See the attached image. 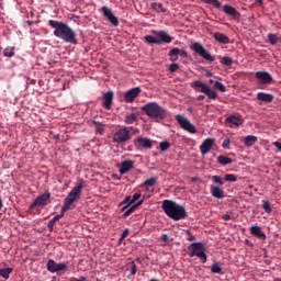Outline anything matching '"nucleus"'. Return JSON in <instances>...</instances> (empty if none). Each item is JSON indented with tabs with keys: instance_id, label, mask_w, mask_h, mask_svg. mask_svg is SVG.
Segmentation results:
<instances>
[{
	"instance_id": "nucleus-1",
	"label": "nucleus",
	"mask_w": 281,
	"mask_h": 281,
	"mask_svg": "<svg viewBox=\"0 0 281 281\" xmlns=\"http://www.w3.org/2000/svg\"><path fill=\"white\" fill-rule=\"evenodd\" d=\"M48 25L53 27L54 36L60 38L64 43H70L71 45H78V38L76 37V32L72 31L69 25L64 22L49 20Z\"/></svg>"
},
{
	"instance_id": "nucleus-2",
	"label": "nucleus",
	"mask_w": 281,
	"mask_h": 281,
	"mask_svg": "<svg viewBox=\"0 0 281 281\" xmlns=\"http://www.w3.org/2000/svg\"><path fill=\"white\" fill-rule=\"evenodd\" d=\"M161 207L165 214L169 218H172V221H183V218H188L186 207L181 204H177V202L172 200L162 201Z\"/></svg>"
},
{
	"instance_id": "nucleus-3",
	"label": "nucleus",
	"mask_w": 281,
	"mask_h": 281,
	"mask_svg": "<svg viewBox=\"0 0 281 281\" xmlns=\"http://www.w3.org/2000/svg\"><path fill=\"white\" fill-rule=\"evenodd\" d=\"M140 111L153 120L154 122H162L166 120L170 113L164 106L159 105L157 102H149L140 108Z\"/></svg>"
},
{
	"instance_id": "nucleus-4",
	"label": "nucleus",
	"mask_w": 281,
	"mask_h": 281,
	"mask_svg": "<svg viewBox=\"0 0 281 281\" xmlns=\"http://www.w3.org/2000/svg\"><path fill=\"white\" fill-rule=\"evenodd\" d=\"M85 188V180H81L78 182L71 191L68 193L66 199L64 200V205H63V212H67L78 199L82 195V190Z\"/></svg>"
},
{
	"instance_id": "nucleus-5",
	"label": "nucleus",
	"mask_w": 281,
	"mask_h": 281,
	"mask_svg": "<svg viewBox=\"0 0 281 281\" xmlns=\"http://www.w3.org/2000/svg\"><path fill=\"white\" fill-rule=\"evenodd\" d=\"M188 251L189 258H194V256H196L202 265L207 262V254H205V246L203 243H192L188 246Z\"/></svg>"
},
{
	"instance_id": "nucleus-6",
	"label": "nucleus",
	"mask_w": 281,
	"mask_h": 281,
	"mask_svg": "<svg viewBox=\"0 0 281 281\" xmlns=\"http://www.w3.org/2000/svg\"><path fill=\"white\" fill-rule=\"evenodd\" d=\"M135 127L133 126H124L117 130L113 135V143L114 144H126L133 137L131 131H134Z\"/></svg>"
},
{
	"instance_id": "nucleus-7",
	"label": "nucleus",
	"mask_w": 281,
	"mask_h": 281,
	"mask_svg": "<svg viewBox=\"0 0 281 281\" xmlns=\"http://www.w3.org/2000/svg\"><path fill=\"white\" fill-rule=\"evenodd\" d=\"M192 89H194L195 91H201V93H205V95L209 98V100H216V98H218V93H216V91L210 89V86H207L206 83H204L201 80H196L191 85Z\"/></svg>"
},
{
	"instance_id": "nucleus-8",
	"label": "nucleus",
	"mask_w": 281,
	"mask_h": 281,
	"mask_svg": "<svg viewBox=\"0 0 281 281\" xmlns=\"http://www.w3.org/2000/svg\"><path fill=\"white\" fill-rule=\"evenodd\" d=\"M190 48L192 49V52H195L198 56L204 58V60H209V63H214V60H216V58L199 42L193 43Z\"/></svg>"
},
{
	"instance_id": "nucleus-9",
	"label": "nucleus",
	"mask_w": 281,
	"mask_h": 281,
	"mask_svg": "<svg viewBox=\"0 0 281 281\" xmlns=\"http://www.w3.org/2000/svg\"><path fill=\"white\" fill-rule=\"evenodd\" d=\"M69 262L57 263L54 259H49L46 265L47 271L49 273H58V271H67Z\"/></svg>"
},
{
	"instance_id": "nucleus-10",
	"label": "nucleus",
	"mask_w": 281,
	"mask_h": 281,
	"mask_svg": "<svg viewBox=\"0 0 281 281\" xmlns=\"http://www.w3.org/2000/svg\"><path fill=\"white\" fill-rule=\"evenodd\" d=\"M176 120L178 124H180L181 128L188 131V133H196L194 124H192L183 114L176 115Z\"/></svg>"
},
{
	"instance_id": "nucleus-11",
	"label": "nucleus",
	"mask_w": 281,
	"mask_h": 281,
	"mask_svg": "<svg viewBox=\"0 0 281 281\" xmlns=\"http://www.w3.org/2000/svg\"><path fill=\"white\" fill-rule=\"evenodd\" d=\"M49 199H52V193H49V191H46L34 200L31 207H45V205L49 203Z\"/></svg>"
},
{
	"instance_id": "nucleus-12",
	"label": "nucleus",
	"mask_w": 281,
	"mask_h": 281,
	"mask_svg": "<svg viewBox=\"0 0 281 281\" xmlns=\"http://www.w3.org/2000/svg\"><path fill=\"white\" fill-rule=\"evenodd\" d=\"M101 12L103 13V16H106L108 21L114 27H117V25H120V20H117V16H115V14H113V10H111V8L104 5L101 8Z\"/></svg>"
},
{
	"instance_id": "nucleus-13",
	"label": "nucleus",
	"mask_w": 281,
	"mask_h": 281,
	"mask_svg": "<svg viewBox=\"0 0 281 281\" xmlns=\"http://www.w3.org/2000/svg\"><path fill=\"white\" fill-rule=\"evenodd\" d=\"M101 12L103 13V16H106L108 21L114 27H117V25H120V20H117V16H115V14H113V10H111V8L104 5L101 8Z\"/></svg>"
},
{
	"instance_id": "nucleus-14",
	"label": "nucleus",
	"mask_w": 281,
	"mask_h": 281,
	"mask_svg": "<svg viewBox=\"0 0 281 281\" xmlns=\"http://www.w3.org/2000/svg\"><path fill=\"white\" fill-rule=\"evenodd\" d=\"M101 12L103 13V16H106L108 21L114 27H117V25H120V20H117V16H115V14H113V10H111V8L104 5L101 8Z\"/></svg>"
},
{
	"instance_id": "nucleus-15",
	"label": "nucleus",
	"mask_w": 281,
	"mask_h": 281,
	"mask_svg": "<svg viewBox=\"0 0 281 281\" xmlns=\"http://www.w3.org/2000/svg\"><path fill=\"white\" fill-rule=\"evenodd\" d=\"M101 12L103 13V16H106L108 21L114 27H117V25H120V20H117V16H115V14H113V10H111V8L104 5L101 8Z\"/></svg>"
},
{
	"instance_id": "nucleus-16",
	"label": "nucleus",
	"mask_w": 281,
	"mask_h": 281,
	"mask_svg": "<svg viewBox=\"0 0 281 281\" xmlns=\"http://www.w3.org/2000/svg\"><path fill=\"white\" fill-rule=\"evenodd\" d=\"M101 12L103 13V16H106L108 21L114 27H117V25H120V20H117V16H115V14H113V10H111V8L104 5L101 8Z\"/></svg>"
},
{
	"instance_id": "nucleus-17",
	"label": "nucleus",
	"mask_w": 281,
	"mask_h": 281,
	"mask_svg": "<svg viewBox=\"0 0 281 281\" xmlns=\"http://www.w3.org/2000/svg\"><path fill=\"white\" fill-rule=\"evenodd\" d=\"M139 93H142V88L135 87L130 89L127 92L124 94V100L127 104H133L135 102V99L139 97Z\"/></svg>"
},
{
	"instance_id": "nucleus-18",
	"label": "nucleus",
	"mask_w": 281,
	"mask_h": 281,
	"mask_svg": "<svg viewBox=\"0 0 281 281\" xmlns=\"http://www.w3.org/2000/svg\"><path fill=\"white\" fill-rule=\"evenodd\" d=\"M255 77L258 80H261L262 85H271V82H273V77L271 76V74H269L267 71H257L255 74ZM262 85L259 83V89H263Z\"/></svg>"
},
{
	"instance_id": "nucleus-19",
	"label": "nucleus",
	"mask_w": 281,
	"mask_h": 281,
	"mask_svg": "<svg viewBox=\"0 0 281 281\" xmlns=\"http://www.w3.org/2000/svg\"><path fill=\"white\" fill-rule=\"evenodd\" d=\"M153 34L158 37L159 45H161V43H172V36L166 31H153Z\"/></svg>"
},
{
	"instance_id": "nucleus-20",
	"label": "nucleus",
	"mask_w": 281,
	"mask_h": 281,
	"mask_svg": "<svg viewBox=\"0 0 281 281\" xmlns=\"http://www.w3.org/2000/svg\"><path fill=\"white\" fill-rule=\"evenodd\" d=\"M212 146H214V138H206L200 146L201 155H207L212 150Z\"/></svg>"
},
{
	"instance_id": "nucleus-21",
	"label": "nucleus",
	"mask_w": 281,
	"mask_h": 281,
	"mask_svg": "<svg viewBox=\"0 0 281 281\" xmlns=\"http://www.w3.org/2000/svg\"><path fill=\"white\" fill-rule=\"evenodd\" d=\"M250 234L259 240H267V234H265V232H262V228L258 225L250 227Z\"/></svg>"
},
{
	"instance_id": "nucleus-22",
	"label": "nucleus",
	"mask_w": 281,
	"mask_h": 281,
	"mask_svg": "<svg viewBox=\"0 0 281 281\" xmlns=\"http://www.w3.org/2000/svg\"><path fill=\"white\" fill-rule=\"evenodd\" d=\"M113 105V91H108L103 94V108L106 111H111V106Z\"/></svg>"
},
{
	"instance_id": "nucleus-23",
	"label": "nucleus",
	"mask_w": 281,
	"mask_h": 281,
	"mask_svg": "<svg viewBox=\"0 0 281 281\" xmlns=\"http://www.w3.org/2000/svg\"><path fill=\"white\" fill-rule=\"evenodd\" d=\"M225 122H226V124H231V127L232 126H241L243 116L232 114L226 117Z\"/></svg>"
},
{
	"instance_id": "nucleus-24",
	"label": "nucleus",
	"mask_w": 281,
	"mask_h": 281,
	"mask_svg": "<svg viewBox=\"0 0 281 281\" xmlns=\"http://www.w3.org/2000/svg\"><path fill=\"white\" fill-rule=\"evenodd\" d=\"M257 100H259V102H265L266 104H271V102L276 100V97L271 93L259 92L257 93Z\"/></svg>"
},
{
	"instance_id": "nucleus-25",
	"label": "nucleus",
	"mask_w": 281,
	"mask_h": 281,
	"mask_svg": "<svg viewBox=\"0 0 281 281\" xmlns=\"http://www.w3.org/2000/svg\"><path fill=\"white\" fill-rule=\"evenodd\" d=\"M135 168V161L133 160H124L121 164L120 173L126 175V172H130V170H133Z\"/></svg>"
},
{
	"instance_id": "nucleus-26",
	"label": "nucleus",
	"mask_w": 281,
	"mask_h": 281,
	"mask_svg": "<svg viewBox=\"0 0 281 281\" xmlns=\"http://www.w3.org/2000/svg\"><path fill=\"white\" fill-rule=\"evenodd\" d=\"M223 12L228 16H233V19H238L240 16V13L238 12V10H236V8L229 4H225L223 7Z\"/></svg>"
},
{
	"instance_id": "nucleus-27",
	"label": "nucleus",
	"mask_w": 281,
	"mask_h": 281,
	"mask_svg": "<svg viewBox=\"0 0 281 281\" xmlns=\"http://www.w3.org/2000/svg\"><path fill=\"white\" fill-rule=\"evenodd\" d=\"M135 144L140 148H153V140L150 138L138 137L135 139Z\"/></svg>"
},
{
	"instance_id": "nucleus-28",
	"label": "nucleus",
	"mask_w": 281,
	"mask_h": 281,
	"mask_svg": "<svg viewBox=\"0 0 281 281\" xmlns=\"http://www.w3.org/2000/svg\"><path fill=\"white\" fill-rule=\"evenodd\" d=\"M139 112L126 113L124 122L125 124H135L139 122Z\"/></svg>"
},
{
	"instance_id": "nucleus-29",
	"label": "nucleus",
	"mask_w": 281,
	"mask_h": 281,
	"mask_svg": "<svg viewBox=\"0 0 281 281\" xmlns=\"http://www.w3.org/2000/svg\"><path fill=\"white\" fill-rule=\"evenodd\" d=\"M211 194L214 199H225V191L221 187L211 186Z\"/></svg>"
},
{
	"instance_id": "nucleus-30",
	"label": "nucleus",
	"mask_w": 281,
	"mask_h": 281,
	"mask_svg": "<svg viewBox=\"0 0 281 281\" xmlns=\"http://www.w3.org/2000/svg\"><path fill=\"white\" fill-rule=\"evenodd\" d=\"M213 36L215 41H217V43H222V45H228L229 43V37H227V35H225L224 33L216 32Z\"/></svg>"
},
{
	"instance_id": "nucleus-31",
	"label": "nucleus",
	"mask_w": 281,
	"mask_h": 281,
	"mask_svg": "<svg viewBox=\"0 0 281 281\" xmlns=\"http://www.w3.org/2000/svg\"><path fill=\"white\" fill-rule=\"evenodd\" d=\"M168 56L171 63H177V60H179V48L175 47L169 50Z\"/></svg>"
},
{
	"instance_id": "nucleus-32",
	"label": "nucleus",
	"mask_w": 281,
	"mask_h": 281,
	"mask_svg": "<svg viewBox=\"0 0 281 281\" xmlns=\"http://www.w3.org/2000/svg\"><path fill=\"white\" fill-rule=\"evenodd\" d=\"M92 126H94V131L95 133H98L99 135H102L104 133V124H102V122L99 121H92L91 122Z\"/></svg>"
},
{
	"instance_id": "nucleus-33",
	"label": "nucleus",
	"mask_w": 281,
	"mask_h": 281,
	"mask_svg": "<svg viewBox=\"0 0 281 281\" xmlns=\"http://www.w3.org/2000/svg\"><path fill=\"white\" fill-rule=\"evenodd\" d=\"M233 161L234 160L227 156L221 155L217 157V164H220V166H229V164H233Z\"/></svg>"
},
{
	"instance_id": "nucleus-34",
	"label": "nucleus",
	"mask_w": 281,
	"mask_h": 281,
	"mask_svg": "<svg viewBox=\"0 0 281 281\" xmlns=\"http://www.w3.org/2000/svg\"><path fill=\"white\" fill-rule=\"evenodd\" d=\"M133 203H135L133 201V198L131 195L125 196V199L120 203V205H124L121 209V212H124V210H126V207H128V205H133Z\"/></svg>"
},
{
	"instance_id": "nucleus-35",
	"label": "nucleus",
	"mask_w": 281,
	"mask_h": 281,
	"mask_svg": "<svg viewBox=\"0 0 281 281\" xmlns=\"http://www.w3.org/2000/svg\"><path fill=\"white\" fill-rule=\"evenodd\" d=\"M256 142H258V137H256L254 135H248L245 137L244 144H245V146H254V144H256Z\"/></svg>"
},
{
	"instance_id": "nucleus-36",
	"label": "nucleus",
	"mask_w": 281,
	"mask_h": 281,
	"mask_svg": "<svg viewBox=\"0 0 281 281\" xmlns=\"http://www.w3.org/2000/svg\"><path fill=\"white\" fill-rule=\"evenodd\" d=\"M262 210H265L266 214H271L273 212V207L271 206V202L269 200H262Z\"/></svg>"
},
{
	"instance_id": "nucleus-37",
	"label": "nucleus",
	"mask_w": 281,
	"mask_h": 281,
	"mask_svg": "<svg viewBox=\"0 0 281 281\" xmlns=\"http://www.w3.org/2000/svg\"><path fill=\"white\" fill-rule=\"evenodd\" d=\"M151 10H155V12H166V8H164V4L161 2H153Z\"/></svg>"
},
{
	"instance_id": "nucleus-38",
	"label": "nucleus",
	"mask_w": 281,
	"mask_h": 281,
	"mask_svg": "<svg viewBox=\"0 0 281 281\" xmlns=\"http://www.w3.org/2000/svg\"><path fill=\"white\" fill-rule=\"evenodd\" d=\"M145 41L146 43H148L149 45H159V40L156 36H153V35H146L145 36Z\"/></svg>"
},
{
	"instance_id": "nucleus-39",
	"label": "nucleus",
	"mask_w": 281,
	"mask_h": 281,
	"mask_svg": "<svg viewBox=\"0 0 281 281\" xmlns=\"http://www.w3.org/2000/svg\"><path fill=\"white\" fill-rule=\"evenodd\" d=\"M10 273H12V268H2V269H0V276L4 280L10 279Z\"/></svg>"
},
{
	"instance_id": "nucleus-40",
	"label": "nucleus",
	"mask_w": 281,
	"mask_h": 281,
	"mask_svg": "<svg viewBox=\"0 0 281 281\" xmlns=\"http://www.w3.org/2000/svg\"><path fill=\"white\" fill-rule=\"evenodd\" d=\"M221 64L225 67H232V65H234V59L229 56H224L221 58Z\"/></svg>"
},
{
	"instance_id": "nucleus-41",
	"label": "nucleus",
	"mask_w": 281,
	"mask_h": 281,
	"mask_svg": "<svg viewBox=\"0 0 281 281\" xmlns=\"http://www.w3.org/2000/svg\"><path fill=\"white\" fill-rule=\"evenodd\" d=\"M268 41L272 45H278V42L280 41V37L278 36V34L269 33L268 34Z\"/></svg>"
},
{
	"instance_id": "nucleus-42",
	"label": "nucleus",
	"mask_w": 281,
	"mask_h": 281,
	"mask_svg": "<svg viewBox=\"0 0 281 281\" xmlns=\"http://www.w3.org/2000/svg\"><path fill=\"white\" fill-rule=\"evenodd\" d=\"M211 273H223V268H221V263L214 262L211 267Z\"/></svg>"
},
{
	"instance_id": "nucleus-43",
	"label": "nucleus",
	"mask_w": 281,
	"mask_h": 281,
	"mask_svg": "<svg viewBox=\"0 0 281 281\" xmlns=\"http://www.w3.org/2000/svg\"><path fill=\"white\" fill-rule=\"evenodd\" d=\"M203 3H206L207 5H213V8H221V1L218 0H202Z\"/></svg>"
},
{
	"instance_id": "nucleus-44",
	"label": "nucleus",
	"mask_w": 281,
	"mask_h": 281,
	"mask_svg": "<svg viewBox=\"0 0 281 281\" xmlns=\"http://www.w3.org/2000/svg\"><path fill=\"white\" fill-rule=\"evenodd\" d=\"M225 181H228L229 183H236L238 181V177L234 173L225 175Z\"/></svg>"
},
{
	"instance_id": "nucleus-45",
	"label": "nucleus",
	"mask_w": 281,
	"mask_h": 281,
	"mask_svg": "<svg viewBox=\"0 0 281 281\" xmlns=\"http://www.w3.org/2000/svg\"><path fill=\"white\" fill-rule=\"evenodd\" d=\"M3 56H5L7 58H12V56H14V47L4 48Z\"/></svg>"
},
{
	"instance_id": "nucleus-46",
	"label": "nucleus",
	"mask_w": 281,
	"mask_h": 281,
	"mask_svg": "<svg viewBox=\"0 0 281 281\" xmlns=\"http://www.w3.org/2000/svg\"><path fill=\"white\" fill-rule=\"evenodd\" d=\"M212 181L217 186H221V187L225 186V182L223 181V178H221V176H213Z\"/></svg>"
},
{
	"instance_id": "nucleus-47",
	"label": "nucleus",
	"mask_w": 281,
	"mask_h": 281,
	"mask_svg": "<svg viewBox=\"0 0 281 281\" xmlns=\"http://www.w3.org/2000/svg\"><path fill=\"white\" fill-rule=\"evenodd\" d=\"M214 88L218 89V91H221L222 93H225V91H227V88L220 81H215Z\"/></svg>"
},
{
	"instance_id": "nucleus-48",
	"label": "nucleus",
	"mask_w": 281,
	"mask_h": 281,
	"mask_svg": "<svg viewBox=\"0 0 281 281\" xmlns=\"http://www.w3.org/2000/svg\"><path fill=\"white\" fill-rule=\"evenodd\" d=\"M159 148L162 153H166V150H168V148H170V143H168L167 140L161 142L159 144Z\"/></svg>"
},
{
	"instance_id": "nucleus-49",
	"label": "nucleus",
	"mask_w": 281,
	"mask_h": 281,
	"mask_svg": "<svg viewBox=\"0 0 281 281\" xmlns=\"http://www.w3.org/2000/svg\"><path fill=\"white\" fill-rule=\"evenodd\" d=\"M135 210H137V206H135V204H134L128 210H126L124 212V214H123L124 218L131 216V214H133V212H135Z\"/></svg>"
},
{
	"instance_id": "nucleus-50",
	"label": "nucleus",
	"mask_w": 281,
	"mask_h": 281,
	"mask_svg": "<svg viewBox=\"0 0 281 281\" xmlns=\"http://www.w3.org/2000/svg\"><path fill=\"white\" fill-rule=\"evenodd\" d=\"M155 183H157V178H149L144 181L143 186L153 187Z\"/></svg>"
},
{
	"instance_id": "nucleus-51",
	"label": "nucleus",
	"mask_w": 281,
	"mask_h": 281,
	"mask_svg": "<svg viewBox=\"0 0 281 281\" xmlns=\"http://www.w3.org/2000/svg\"><path fill=\"white\" fill-rule=\"evenodd\" d=\"M169 71H170L171 74H175V71H179V64H177V63L170 64V65H169Z\"/></svg>"
},
{
	"instance_id": "nucleus-52",
	"label": "nucleus",
	"mask_w": 281,
	"mask_h": 281,
	"mask_svg": "<svg viewBox=\"0 0 281 281\" xmlns=\"http://www.w3.org/2000/svg\"><path fill=\"white\" fill-rule=\"evenodd\" d=\"M63 216H65V212H63V207H61V213L56 215V216H54L50 221L53 223H56L57 221H60V218H63Z\"/></svg>"
},
{
	"instance_id": "nucleus-53",
	"label": "nucleus",
	"mask_w": 281,
	"mask_h": 281,
	"mask_svg": "<svg viewBox=\"0 0 281 281\" xmlns=\"http://www.w3.org/2000/svg\"><path fill=\"white\" fill-rule=\"evenodd\" d=\"M131 266V276H135V273H137V265H135V261H132Z\"/></svg>"
},
{
	"instance_id": "nucleus-54",
	"label": "nucleus",
	"mask_w": 281,
	"mask_h": 281,
	"mask_svg": "<svg viewBox=\"0 0 281 281\" xmlns=\"http://www.w3.org/2000/svg\"><path fill=\"white\" fill-rule=\"evenodd\" d=\"M188 234V240H190L191 243L196 240V236H194L190 231H187Z\"/></svg>"
},
{
	"instance_id": "nucleus-55",
	"label": "nucleus",
	"mask_w": 281,
	"mask_h": 281,
	"mask_svg": "<svg viewBox=\"0 0 281 281\" xmlns=\"http://www.w3.org/2000/svg\"><path fill=\"white\" fill-rule=\"evenodd\" d=\"M139 199H142V193H139V192L134 193L132 196V201H134V203H135V201H137Z\"/></svg>"
},
{
	"instance_id": "nucleus-56",
	"label": "nucleus",
	"mask_w": 281,
	"mask_h": 281,
	"mask_svg": "<svg viewBox=\"0 0 281 281\" xmlns=\"http://www.w3.org/2000/svg\"><path fill=\"white\" fill-rule=\"evenodd\" d=\"M169 238H170V237L168 236V234H162V235L160 236L161 243H168Z\"/></svg>"
},
{
	"instance_id": "nucleus-57",
	"label": "nucleus",
	"mask_w": 281,
	"mask_h": 281,
	"mask_svg": "<svg viewBox=\"0 0 281 281\" xmlns=\"http://www.w3.org/2000/svg\"><path fill=\"white\" fill-rule=\"evenodd\" d=\"M54 225H56V223L50 220L47 224L49 232H54Z\"/></svg>"
},
{
	"instance_id": "nucleus-58",
	"label": "nucleus",
	"mask_w": 281,
	"mask_h": 281,
	"mask_svg": "<svg viewBox=\"0 0 281 281\" xmlns=\"http://www.w3.org/2000/svg\"><path fill=\"white\" fill-rule=\"evenodd\" d=\"M222 148L229 149V139H225L222 144Z\"/></svg>"
},
{
	"instance_id": "nucleus-59",
	"label": "nucleus",
	"mask_w": 281,
	"mask_h": 281,
	"mask_svg": "<svg viewBox=\"0 0 281 281\" xmlns=\"http://www.w3.org/2000/svg\"><path fill=\"white\" fill-rule=\"evenodd\" d=\"M179 56H182V58H188V52L184 49H179Z\"/></svg>"
},
{
	"instance_id": "nucleus-60",
	"label": "nucleus",
	"mask_w": 281,
	"mask_h": 281,
	"mask_svg": "<svg viewBox=\"0 0 281 281\" xmlns=\"http://www.w3.org/2000/svg\"><path fill=\"white\" fill-rule=\"evenodd\" d=\"M128 234H131V231H128V228H125L124 231H123V233H122V237L123 238H126V236H128Z\"/></svg>"
},
{
	"instance_id": "nucleus-61",
	"label": "nucleus",
	"mask_w": 281,
	"mask_h": 281,
	"mask_svg": "<svg viewBox=\"0 0 281 281\" xmlns=\"http://www.w3.org/2000/svg\"><path fill=\"white\" fill-rule=\"evenodd\" d=\"M222 218H223V221H232V215H229V214H224L223 216H222Z\"/></svg>"
},
{
	"instance_id": "nucleus-62",
	"label": "nucleus",
	"mask_w": 281,
	"mask_h": 281,
	"mask_svg": "<svg viewBox=\"0 0 281 281\" xmlns=\"http://www.w3.org/2000/svg\"><path fill=\"white\" fill-rule=\"evenodd\" d=\"M70 281H87L85 277H80L79 279L71 278Z\"/></svg>"
},
{
	"instance_id": "nucleus-63",
	"label": "nucleus",
	"mask_w": 281,
	"mask_h": 281,
	"mask_svg": "<svg viewBox=\"0 0 281 281\" xmlns=\"http://www.w3.org/2000/svg\"><path fill=\"white\" fill-rule=\"evenodd\" d=\"M273 146H276V148H278V150L281 151V143L280 142H274Z\"/></svg>"
},
{
	"instance_id": "nucleus-64",
	"label": "nucleus",
	"mask_w": 281,
	"mask_h": 281,
	"mask_svg": "<svg viewBox=\"0 0 281 281\" xmlns=\"http://www.w3.org/2000/svg\"><path fill=\"white\" fill-rule=\"evenodd\" d=\"M143 203H144V200H140L136 204H134V206H136V210H137L140 205H143Z\"/></svg>"
}]
</instances>
